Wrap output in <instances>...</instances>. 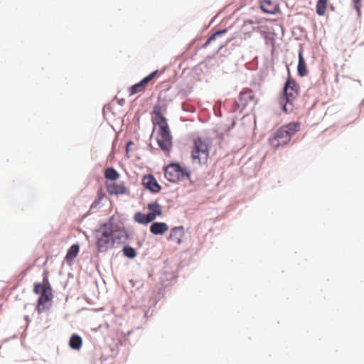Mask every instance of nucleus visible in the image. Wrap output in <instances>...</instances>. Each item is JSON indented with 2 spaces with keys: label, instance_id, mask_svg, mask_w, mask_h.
Returning <instances> with one entry per match:
<instances>
[{
  "label": "nucleus",
  "instance_id": "nucleus-1",
  "mask_svg": "<svg viewBox=\"0 0 364 364\" xmlns=\"http://www.w3.org/2000/svg\"><path fill=\"white\" fill-rule=\"evenodd\" d=\"M213 147L212 138L207 136H197L192 139L191 158L193 164L207 165Z\"/></svg>",
  "mask_w": 364,
  "mask_h": 364
},
{
  "label": "nucleus",
  "instance_id": "nucleus-2",
  "mask_svg": "<svg viewBox=\"0 0 364 364\" xmlns=\"http://www.w3.org/2000/svg\"><path fill=\"white\" fill-rule=\"evenodd\" d=\"M300 129V124L290 122L282 126L269 138L268 143L274 149L277 150L287 145L294 136Z\"/></svg>",
  "mask_w": 364,
  "mask_h": 364
},
{
  "label": "nucleus",
  "instance_id": "nucleus-3",
  "mask_svg": "<svg viewBox=\"0 0 364 364\" xmlns=\"http://www.w3.org/2000/svg\"><path fill=\"white\" fill-rule=\"evenodd\" d=\"M33 292L38 294L36 310L38 314L45 311L50 306L53 300V290L48 280V272H43V282H36L33 284Z\"/></svg>",
  "mask_w": 364,
  "mask_h": 364
},
{
  "label": "nucleus",
  "instance_id": "nucleus-4",
  "mask_svg": "<svg viewBox=\"0 0 364 364\" xmlns=\"http://www.w3.org/2000/svg\"><path fill=\"white\" fill-rule=\"evenodd\" d=\"M156 124L159 127L156 141L161 149L166 156H170L172 149V136L166 119L160 113L157 114Z\"/></svg>",
  "mask_w": 364,
  "mask_h": 364
},
{
  "label": "nucleus",
  "instance_id": "nucleus-5",
  "mask_svg": "<svg viewBox=\"0 0 364 364\" xmlns=\"http://www.w3.org/2000/svg\"><path fill=\"white\" fill-rule=\"evenodd\" d=\"M299 87L294 80L289 77L285 83L283 93L279 97V104L285 112L293 110V101L299 94Z\"/></svg>",
  "mask_w": 364,
  "mask_h": 364
},
{
  "label": "nucleus",
  "instance_id": "nucleus-6",
  "mask_svg": "<svg viewBox=\"0 0 364 364\" xmlns=\"http://www.w3.org/2000/svg\"><path fill=\"white\" fill-rule=\"evenodd\" d=\"M164 177L171 183H177L185 179H191V171L177 163H172L164 168Z\"/></svg>",
  "mask_w": 364,
  "mask_h": 364
},
{
  "label": "nucleus",
  "instance_id": "nucleus-7",
  "mask_svg": "<svg viewBox=\"0 0 364 364\" xmlns=\"http://www.w3.org/2000/svg\"><path fill=\"white\" fill-rule=\"evenodd\" d=\"M115 236H113V231L107 225H103L97 235V246L100 252L107 251L114 242Z\"/></svg>",
  "mask_w": 364,
  "mask_h": 364
},
{
  "label": "nucleus",
  "instance_id": "nucleus-8",
  "mask_svg": "<svg viewBox=\"0 0 364 364\" xmlns=\"http://www.w3.org/2000/svg\"><path fill=\"white\" fill-rule=\"evenodd\" d=\"M159 74H161L159 70H155L146 77H144L139 82L130 87L129 89V95H134L137 93L144 92L149 83L151 85L154 84V79Z\"/></svg>",
  "mask_w": 364,
  "mask_h": 364
},
{
  "label": "nucleus",
  "instance_id": "nucleus-9",
  "mask_svg": "<svg viewBox=\"0 0 364 364\" xmlns=\"http://www.w3.org/2000/svg\"><path fill=\"white\" fill-rule=\"evenodd\" d=\"M105 188H106L107 193L111 196L129 194V190L127 187V186L124 181H122V182H118L117 181H109V183H105Z\"/></svg>",
  "mask_w": 364,
  "mask_h": 364
},
{
  "label": "nucleus",
  "instance_id": "nucleus-10",
  "mask_svg": "<svg viewBox=\"0 0 364 364\" xmlns=\"http://www.w3.org/2000/svg\"><path fill=\"white\" fill-rule=\"evenodd\" d=\"M257 103V99L253 93L252 90L247 89L244 90L240 93L238 100L237 101V105L238 108L241 109H245L250 105H255Z\"/></svg>",
  "mask_w": 364,
  "mask_h": 364
},
{
  "label": "nucleus",
  "instance_id": "nucleus-11",
  "mask_svg": "<svg viewBox=\"0 0 364 364\" xmlns=\"http://www.w3.org/2000/svg\"><path fill=\"white\" fill-rule=\"evenodd\" d=\"M142 185L146 189L149 190L152 193H159L161 189V186L151 174H148L143 177Z\"/></svg>",
  "mask_w": 364,
  "mask_h": 364
},
{
  "label": "nucleus",
  "instance_id": "nucleus-12",
  "mask_svg": "<svg viewBox=\"0 0 364 364\" xmlns=\"http://www.w3.org/2000/svg\"><path fill=\"white\" fill-rule=\"evenodd\" d=\"M184 237V228L183 226L174 227L171 230L167 240L171 241L174 244L181 245L183 242Z\"/></svg>",
  "mask_w": 364,
  "mask_h": 364
},
{
  "label": "nucleus",
  "instance_id": "nucleus-13",
  "mask_svg": "<svg viewBox=\"0 0 364 364\" xmlns=\"http://www.w3.org/2000/svg\"><path fill=\"white\" fill-rule=\"evenodd\" d=\"M260 9L264 13L275 14L279 12V5L272 0H260Z\"/></svg>",
  "mask_w": 364,
  "mask_h": 364
},
{
  "label": "nucleus",
  "instance_id": "nucleus-14",
  "mask_svg": "<svg viewBox=\"0 0 364 364\" xmlns=\"http://www.w3.org/2000/svg\"><path fill=\"white\" fill-rule=\"evenodd\" d=\"M168 225L166 223L155 222L150 226V232L154 235H164L168 230Z\"/></svg>",
  "mask_w": 364,
  "mask_h": 364
},
{
  "label": "nucleus",
  "instance_id": "nucleus-15",
  "mask_svg": "<svg viewBox=\"0 0 364 364\" xmlns=\"http://www.w3.org/2000/svg\"><path fill=\"white\" fill-rule=\"evenodd\" d=\"M147 209L149 210L148 215H151L152 221H154L157 216L162 215V207L156 201L148 203Z\"/></svg>",
  "mask_w": 364,
  "mask_h": 364
},
{
  "label": "nucleus",
  "instance_id": "nucleus-16",
  "mask_svg": "<svg viewBox=\"0 0 364 364\" xmlns=\"http://www.w3.org/2000/svg\"><path fill=\"white\" fill-rule=\"evenodd\" d=\"M104 176L106 179L105 183H109V181H118L120 174L114 168L109 167L104 170Z\"/></svg>",
  "mask_w": 364,
  "mask_h": 364
},
{
  "label": "nucleus",
  "instance_id": "nucleus-17",
  "mask_svg": "<svg viewBox=\"0 0 364 364\" xmlns=\"http://www.w3.org/2000/svg\"><path fill=\"white\" fill-rule=\"evenodd\" d=\"M134 221L142 225H147L148 223L152 222V218L151 215L147 214L142 213L141 212H136L134 215Z\"/></svg>",
  "mask_w": 364,
  "mask_h": 364
},
{
  "label": "nucleus",
  "instance_id": "nucleus-18",
  "mask_svg": "<svg viewBox=\"0 0 364 364\" xmlns=\"http://www.w3.org/2000/svg\"><path fill=\"white\" fill-rule=\"evenodd\" d=\"M298 74L301 76H305L307 73V68L304 59L303 58L302 51L300 50L299 53V63H298Z\"/></svg>",
  "mask_w": 364,
  "mask_h": 364
},
{
  "label": "nucleus",
  "instance_id": "nucleus-19",
  "mask_svg": "<svg viewBox=\"0 0 364 364\" xmlns=\"http://www.w3.org/2000/svg\"><path fill=\"white\" fill-rule=\"evenodd\" d=\"M69 345L71 348L74 350H79L82 347V340L80 336L77 334H74L70 339Z\"/></svg>",
  "mask_w": 364,
  "mask_h": 364
},
{
  "label": "nucleus",
  "instance_id": "nucleus-20",
  "mask_svg": "<svg viewBox=\"0 0 364 364\" xmlns=\"http://www.w3.org/2000/svg\"><path fill=\"white\" fill-rule=\"evenodd\" d=\"M328 0H318L316 3V13L319 16H323L326 13Z\"/></svg>",
  "mask_w": 364,
  "mask_h": 364
},
{
  "label": "nucleus",
  "instance_id": "nucleus-21",
  "mask_svg": "<svg viewBox=\"0 0 364 364\" xmlns=\"http://www.w3.org/2000/svg\"><path fill=\"white\" fill-rule=\"evenodd\" d=\"M80 247L77 244L73 245L67 252L65 258L73 259L77 257L79 252Z\"/></svg>",
  "mask_w": 364,
  "mask_h": 364
},
{
  "label": "nucleus",
  "instance_id": "nucleus-22",
  "mask_svg": "<svg viewBox=\"0 0 364 364\" xmlns=\"http://www.w3.org/2000/svg\"><path fill=\"white\" fill-rule=\"evenodd\" d=\"M124 255L129 258H134L136 257V250L130 246H124L123 248Z\"/></svg>",
  "mask_w": 364,
  "mask_h": 364
},
{
  "label": "nucleus",
  "instance_id": "nucleus-23",
  "mask_svg": "<svg viewBox=\"0 0 364 364\" xmlns=\"http://www.w3.org/2000/svg\"><path fill=\"white\" fill-rule=\"evenodd\" d=\"M227 32L226 29H223L222 31H219L215 32L213 35H212L205 42V43L203 45V47H206L208 45H209L213 40L216 38L217 36H220L225 33Z\"/></svg>",
  "mask_w": 364,
  "mask_h": 364
},
{
  "label": "nucleus",
  "instance_id": "nucleus-24",
  "mask_svg": "<svg viewBox=\"0 0 364 364\" xmlns=\"http://www.w3.org/2000/svg\"><path fill=\"white\" fill-rule=\"evenodd\" d=\"M106 196L105 193L103 192V190L102 188H99L98 191H97V199L92 204V206L93 205H98L100 201Z\"/></svg>",
  "mask_w": 364,
  "mask_h": 364
},
{
  "label": "nucleus",
  "instance_id": "nucleus-25",
  "mask_svg": "<svg viewBox=\"0 0 364 364\" xmlns=\"http://www.w3.org/2000/svg\"><path fill=\"white\" fill-rule=\"evenodd\" d=\"M353 1L355 4V8L358 10L359 9V4H360V0H353Z\"/></svg>",
  "mask_w": 364,
  "mask_h": 364
},
{
  "label": "nucleus",
  "instance_id": "nucleus-26",
  "mask_svg": "<svg viewBox=\"0 0 364 364\" xmlns=\"http://www.w3.org/2000/svg\"><path fill=\"white\" fill-rule=\"evenodd\" d=\"M113 236L116 237L115 240L117 239V237L115 235H113ZM118 239H120V237H118Z\"/></svg>",
  "mask_w": 364,
  "mask_h": 364
}]
</instances>
